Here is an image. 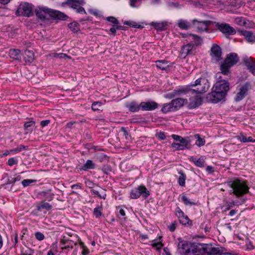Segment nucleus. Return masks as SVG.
<instances>
[{"label":"nucleus","instance_id":"nucleus-1","mask_svg":"<svg viewBox=\"0 0 255 255\" xmlns=\"http://www.w3.org/2000/svg\"><path fill=\"white\" fill-rule=\"evenodd\" d=\"M35 12L36 15L42 20H45L47 15H48L52 19L66 20L68 18V16L64 13L44 6L37 7Z\"/></svg>","mask_w":255,"mask_h":255},{"label":"nucleus","instance_id":"nucleus-2","mask_svg":"<svg viewBox=\"0 0 255 255\" xmlns=\"http://www.w3.org/2000/svg\"><path fill=\"white\" fill-rule=\"evenodd\" d=\"M200 244L191 243L186 241L179 242L177 252L181 255H199Z\"/></svg>","mask_w":255,"mask_h":255},{"label":"nucleus","instance_id":"nucleus-3","mask_svg":"<svg viewBox=\"0 0 255 255\" xmlns=\"http://www.w3.org/2000/svg\"><path fill=\"white\" fill-rule=\"evenodd\" d=\"M229 185L232 189L230 194L233 193L238 197L241 196L249 192V187L247 182L239 179L231 181Z\"/></svg>","mask_w":255,"mask_h":255},{"label":"nucleus","instance_id":"nucleus-4","mask_svg":"<svg viewBox=\"0 0 255 255\" xmlns=\"http://www.w3.org/2000/svg\"><path fill=\"white\" fill-rule=\"evenodd\" d=\"M239 58L237 54L231 53L227 55L224 61L220 64V70L224 76L230 75V69L238 61Z\"/></svg>","mask_w":255,"mask_h":255},{"label":"nucleus","instance_id":"nucleus-5","mask_svg":"<svg viewBox=\"0 0 255 255\" xmlns=\"http://www.w3.org/2000/svg\"><path fill=\"white\" fill-rule=\"evenodd\" d=\"M192 92V95L194 94H201L205 93L210 87L208 80L205 77H200L195 81L193 84L189 85Z\"/></svg>","mask_w":255,"mask_h":255},{"label":"nucleus","instance_id":"nucleus-6","mask_svg":"<svg viewBox=\"0 0 255 255\" xmlns=\"http://www.w3.org/2000/svg\"><path fill=\"white\" fill-rule=\"evenodd\" d=\"M199 255H222L224 254L221 248L213 247L212 245L200 244Z\"/></svg>","mask_w":255,"mask_h":255},{"label":"nucleus","instance_id":"nucleus-7","mask_svg":"<svg viewBox=\"0 0 255 255\" xmlns=\"http://www.w3.org/2000/svg\"><path fill=\"white\" fill-rule=\"evenodd\" d=\"M237 88L238 92L237 93L235 100L237 102H240L247 95L249 91L252 88V85L250 82H247L239 84Z\"/></svg>","mask_w":255,"mask_h":255},{"label":"nucleus","instance_id":"nucleus-8","mask_svg":"<svg viewBox=\"0 0 255 255\" xmlns=\"http://www.w3.org/2000/svg\"><path fill=\"white\" fill-rule=\"evenodd\" d=\"M150 195L149 191L147 189L145 186L140 185L137 188L132 189L130 193V196L132 199H137L140 196L146 199Z\"/></svg>","mask_w":255,"mask_h":255},{"label":"nucleus","instance_id":"nucleus-9","mask_svg":"<svg viewBox=\"0 0 255 255\" xmlns=\"http://www.w3.org/2000/svg\"><path fill=\"white\" fill-rule=\"evenodd\" d=\"M225 96L223 95V93L219 91L214 89L212 88V92L208 93L206 97V99L208 102L217 103L223 100Z\"/></svg>","mask_w":255,"mask_h":255},{"label":"nucleus","instance_id":"nucleus-10","mask_svg":"<svg viewBox=\"0 0 255 255\" xmlns=\"http://www.w3.org/2000/svg\"><path fill=\"white\" fill-rule=\"evenodd\" d=\"M15 14L17 16L29 17L32 14L31 5L27 2L21 3L18 7Z\"/></svg>","mask_w":255,"mask_h":255},{"label":"nucleus","instance_id":"nucleus-11","mask_svg":"<svg viewBox=\"0 0 255 255\" xmlns=\"http://www.w3.org/2000/svg\"><path fill=\"white\" fill-rule=\"evenodd\" d=\"M175 215L178 218L180 223L181 224L189 226L192 225V221L189 219L188 217L184 214L183 211L179 207L176 208Z\"/></svg>","mask_w":255,"mask_h":255},{"label":"nucleus","instance_id":"nucleus-12","mask_svg":"<svg viewBox=\"0 0 255 255\" xmlns=\"http://www.w3.org/2000/svg\"><path fill=\"white\" fill-rule=\"evenodd\" d=\"M66 3L71 7L76 10L77 12L83 14L86 13L85 9L81 6L85 2L83 0H67Z\"/></svg>","mask_w":255,"mask_h":255},{"label":"nucleus","instance_id":"nucleus-13","mask_svg":"<svg viewBox=\"0 0 255 255\" xmlns=\"http://www.w3.org/2000/svg\"><path fill=\"white\" fill-rule=\"evenodd\" d=\"M210 55L212 61L217 62L222 59V50L220 47L217 44H213L211 48Z\"/></svg>","mask_w":255,"mask_h":255},{"label":"nucleus","instance_id":"nucleus-14","mask_svg":"<svg viewBox=\"0 0 255 255\" xmlns=\"http://www.w3.org/2000/svg\"><path fill=\"white\" fill-rule=\"evenodd\" d=\"M216 26L222 33L226 35H234L236 33L235 29L228 24L217 23Z\"/></svg>","mask_w":255,"mask_h":255},{"label":"nucleus","instance_id":"nucleus-15","mask_svg":"<svg viewBox=\"0 0 255 255\" xmlns=\"http://www.w3.org/2000/svg\"><path fill=\"white\" fill-rule=\"evenodd\" d=\"M202 103V98L198 95H196L189 98L187 107L189 109H196L201 106Z\"/></svg>","mask_w":255,"mask_h":255},{"label":"nucleus","instance_id":"nucleus-16","mask_svg":"<svg viewBox=\"0 0 255 255\" xmlns=\"http://www.w3.org/2000/svg\"><path fill=\"white\" fill-rule=\"evenodd\" d=\"M193 27L196 28L199 31H205L208 29V25L210 23V21H198L196 19H194L192 21Z\"/></svg>","mask_w":255,"mask_h":255},{"label":"nucleus","instance_id":"nucleus-17","mask_svg":"<svg viewBox=\"0 0 255 255\" xmlns=\"http://www.w3.org/2000/svg\"><path fill=\"white\" fill-rule=\"evenodd\" d=\"M142 111H152L157 109L158 104L153 101H148L140 103Z\"/></svg>","mask_w":255,"mask_h":255},{"label":"nucleus","instance_id":"nucleus-18","mask_svg":"<svg viewBox=\"0 0 255 255\" xmlns=\"http://www.w3.org/2000/svg\"><path fill=\"white\" fill-rule=\"evenodd\" d=\"M214 89L219 91L223 93V95L225 96L227 95V92L229 90V83L228 82L223 83L216 82L213 86Z\"/></svg>","mask_w":255,"mask_h":255},{"label":"nucleus","instance_id":"nucleus-19","mask_svg":"<svg viewBox=\"0 0 255 255\" xmlns=\"http://www.w3.org/2000/svg\"><path fill=\"white\" fill-rule=\"evenodd\" d=\"M243 61L247 69L255 76V59L252 57L245 58Z\"/></svg>","mask_w":255,"mask_h":255},{"label":"nucleus","instance_id":"nucleus-20","mask_svg":"<svg viewBox=\"0 0 255 255\" xmlns=\"http://www.w3.org/2000/svg\"><path fill=\"white\" fill-rule=\"evenodd\" d=\"M174 90V93L176 94L177 97L182 96L184 95L190 96L192 95L191 92L193 91V90L191 91V90H190V88L189 85L179 87Z\"/></svg>","mask_w":255,"mask_h":255},{"label":"nucleus","instance_id":"nucleus-21","mask_svg":"<svg viewBox=\"0 0 255 255\" xmlns=\"http://www.w3.org/2000/svg\"><path fill=\"white\" fill-rule=\"evenodd\" d=\"M149 25L152 26L157 31H164L166 29L168 25V22L166 21L154 22L150 23Z\"/></svg>","mask_w":255,"mask_h":255},{"label":"nucleus","instance_id":"nucleus-22","mask_svg":"<svg viewBox=\"0 0 255 255\" xmlns=\"http://www.w3.org/2000/svg\"><path fill=\"white\" fill-rule=\"evenodd\" d=\"M175 111L182 107L185 104L188 103V100L186 99L178 98L171 101Z\"/></svg>","mask_w":255,"mask_h":255},{"label":"nucleus","instance_id":"nucleus-23","mask_svg":"<svg viewBox=\"0 0 255 255\" xmlns=\"http://www.w3.org/2000/svg\"><path fill=\"white\" fill-rule=\"evenodd\" d=\"M205 159L204 156H201L198 158L191 156L190 157L189 160L192 162L196 166L203 168L205 165Z\"/></svg>","mask_w":255,"mask_h":255},{"label":"nucleus","instance_id":"nucleus-24","mask_svg":"<svg viewBox=\"0 0 255 255\" xmlns=\"http://www.w3.org/2000/svg\"><path fill=\"white\" fill-rule=\"evenodd\" d=\"M193 47V45L191 44H187L184 45L180 51V54L183 58H185L186 56L191 53Z\"/></svg>","mask_w":255,"mask_h":255},{"label":"nucleus","instance_id":"nucleus-25","mask_svg":"<svg viewBox=\"0 0 255 255\" xmlns=\"http://www.w3.org/2000/svg\"><path fill=\"white\" fill-rule=\"evenodd\" d=\"M126 107L128 108L129 111L131 112H137L140 110H141V106H140V103L137 104L135 101H132L126 105Z\"/></svg>","mask_w":255,"mask_h":255},{"label":"nucleus","instance_id":"nucleus-26","mask_svg":"<svg viewBox=\"0 0 255 255\" xmlns=\"http://www.w3.org/2000/svg\"><path fill=\"white\" fill-rule=\"evenodd\" d=\"M240 33L249 42H255V35L253 32L247 30H241Z\"/></svg>","mask_w":255,"mask_h":255},{"label":"nucleus","instance_id":"nucleus-27","mask_svg":"<svg viewBox=\"0 0 255 255\" xmlns=\"http://www.w3.org/2000/svg\"><path fill=\"white\" fill-rule=\"evenodd\" d=\"M38 195L40 197H45V201L46 200L48 201H52L55 196L54 193L51 192L50 190L40 191L38 193Z\"/></svg>","mask_w":255,"mask_h":255},{"label":"nucleus","instance_id":"nucleus-28","mask_svg":"<svg viewBox=\"0 0 255 255\" xmlns=\"http://www.w3.org/2000/svg\"><path fill=\"white\" fill-rule=\"evenodd\" d=\"M23 59L26 63L30 64L34 60V53L32 51L26 50L23 54Z\"/></svg>","mask_w":255,"mask_h":255},{"label":"nucleus","instance_id":"nucleus-29","mask_svg":"<svg viewBox=\"0 0 255 255\" xmlns=\"http://www.w3.org/2000/svg\"><path fill=\"white\" fill-rule=\"evenodd\" d=\"M168 61L165 60H157L155 61L157 68L162 70H167L170 67Z\"/></svg>","mask_w":255,"mask_h":255},{"label":"nucleus","instance_id":"nucleus-30","mask_svg":"<svg viewBox=\"0 0 255 255\" xmlns=\"http://www.w3.org/2000/svg\"><path fill=\"white\" fill-rule=\"evenodd\" d=\"M96 164L91 160H87L85 164H84L79 169L81 171H86L88 169H93L95 168Z\"/></svg>","mask_w":255,"mask_h":255},{"label":"nucleus","instance_id":"nucleus-31","mask_svg":"<svg viewBox=\"0 0 255 255\" xmlns=\"http://www.w3.org/2000/svg\"><path fill=\"white\" fill-rule=\"evenodd\" d=\"M174 111H175V110L171 101L169 103L164 104L161 109V112L164 114Z\"/></svg>","mask_w":255,"mask_h":255},{"label":"nucleus","instance_id":"nucleus-32","mask_svg":"<svg viewBox=\"0 0 255 255\" xmlns=\"http://www.w3.org/2000/svg\"><path fill=\"white\" fill-rule=\"evenodd\" d=\"M52 208V205L45 201H42L36 207V211L39 212L42 209H45L48 211L51 210Z\"/></svg>","mask_w":255,"mask_h":255},{"label":"nucleus","instance_id":"nucleus-33","mask_svg":"<svg viewBox=\"0 0 255 255\" xmlns=\"http://www.w3.org/2000/svg\"><path fill=\"white\" fill-rule=\"evenodd\" d=\"M35 121L33 120H30L28 122H25L24 124V128L25 130L27 131L26 132L27 133H31L33 131V128L35 126Z\"/></svg>","mask_w":255,"mask_h":255},{"label":"nucleus","instance_id":"nucleus-34","mask_svg":"<svg viewBox=\"0 0 255 255\" xmlns=\"http://www.w3.org/2000/svg\"><path fill=\"white\" fill-rule=\"evenodd\" d=\"M178 26L181 29L187 30L191 27V24L186 20L179 19L178 21Z\"/></svg>","mask_w":255,"mask_h":255},{"label":"nucleus","instance_id":"nucleus-35","mask_svg":"<svg viewBox=\"0 0 255 255\" xmlns=\"http://www.w3.org/2000/svg\"><path fill=\"white\" fill-rule=\"evenodd\" d=\"M60 245L62 246L61 249L62 250L67 249L69 248H72V246L71 245V241L65 239L64 237L60 241Z\"/></svg>","mask_w":255,"mask_h":255},{"label":"nucleus","instance_id":"nucleus-36","mask_svg":"<svg viewBox=\"0 0 255 255\" xmlns=\"http://www.w3.org/2000/svg\"><path fill=\"white\" fill-rule=\"evenodd\" d=\"M9 53L10 57L14 59L19 60L21 58L20 51L18 49H11Z\"/></svg>","mask_w":255,"mask_h":255},{"label":"nucleus","instance_id":"nucleus-37","mask_svg":"<svg viewBox=\"0 0 255 255\" xmlns=\"http://www.w3.org/2000/svg\"><path fill=\"white\" fill-rule=\"evenodd\" d=\"M181 201L183 202L185 205L191 206L194 205L196 203L190 200L184 194H182L181 197Z\"/></svg>","mask_w":255,"mask_h":255},{"label":"nucleus","instance_id":"nucleus-38","mask_svg":"<svg viewBox=\"0 0 255 255\" xmlns=\"http://www.w3.org/2000/svg\"><path fill=\"white\" fill-rule=\"evenodd\" d=\"M179 176L178 180V183L181 186L184 187L185 185L186 176L182 171H180L179 172Z\"/></svg>","mask_w":255,"mask_h":255},{"label":"nucleus","instance_id":"nucleus-39","mask_svg":"<svg viewBox=\"0 0 255 255\" xmlns=\"http://www.w3.org/2000/svg\"><path fill=\"white\" fill-rule=\"evenodd\" d=\"M238 139L243 142H255V139L253 138L251 136L246 137L242 134L238 136Z\"/></svg>","mask_w":255,"mask_h":255},{"label":"nucleus","instance_id":"nucleus-40","mask_svg":"<svg viewBox=\"0 0 255 255\" xmlns=\"http://www.w3.org/2000/svg\"><path fill=\"white\" fill-rule=\"evenodd\" d=\"M68 27L74 33H76L80 31L79 24L76 22H71L68 24Z\"/></svg>","mask_w":255,"mask_h":255},{"label":"nucleus","instance_id":"nucleus-41","mask_svg":"<svg viewBox=\"0 0 255 255\" xmlns=\"http://www.w3.org/2000/svg\"><path fill=\"white\" fill-rule=\"evenodd\" d=\"M171 147L175 150H184L186 149H189V147L185 146V145L180 144L179 143L173 142L171 144Z\"/></svg>","mask_w":255,"mask_h":255},{"label":"nucleus","instance_id":"nucleus-42","mask_svg":"<svg viewBox=\"0 0 255 255\" xmlns=\"http://www.w3.org/2000/svg\"><path fill=\"white\" fill-rule=\"evenodd\" d=\"M194 137H195V138L197 139L196 142H195V144L196 145H197L199 147H200L205 144V140L204 139L201 138L200 137L199 134H195Z\"/></svg>","mask_w":255,"mask_h":255},{"label":"nucleus","instance_id":"nucleus-43","mask_svg":"<svg viewBox=\"0 0 255 255\" xmlns=\"http://www.w3.org/2000/svg\"><path fill=\"white\" fill-rule=\"evenodd\" d=\"M180 144L185 145V146L189 147L188 146L190 145L191 140L190 139V137L188 136L185 137H182L180 139Z\"/></svg>","mask_w":255,"mask_h":255},{"label":"nucleus","instance_id":"nucleus-44","mask_svg":"<svg viewBox=\"0 0 255 255\" xmlns=\"http://www.w3.org/2000/svg\"><path fill=\"white\" fill-rule=\"evenodd\" d=\"M102 207L97 206L94 209L93 214L96 218H99L102 215Z\"/></svg>","mask_w":255,"mask_h":255},{"label":"nucleus","instance_id":"nucleus-45","mask_svg":"<svg viewBox=\"0 0 255 255\" xmlns=\"http://www.w3.org/2000/svg\"><path fill=\"white\" fill-rule=\"evenodd\" d=\"M235 20L236 23L240 26H246L247 23L246 19L242 17H237Z\"/></svg>","mask_w":255,"mask_h":255},{"label":"nucleus","instance_id":"nucleus-46","mask_svg":"<svg viewBox=\"0 0 255 255\" xmlns=\"http://www.w3.org/2000/svg\"><path fill=\"white\" fill-rule=\"evenodd\" d=\"M27 149H28L27 146L20 145L19 146L11 150L10 151L14 153H17L18 152L21 151L22 150H26Z\"/></svg>","mask_w":255,"mask_h":255},{"label":"nucleus","instance_id":"nucleus-47","mask_svg":"<svg viewBox=\"0 0 255 255\" xmlns=\"http://www.w3.org/2000/svg\"><path fill=\"white\" fill-rule=\"evenodd\" d=\"M126 25H128L131 27L134 28H141L142 26L138 24H136L135 22L131 21H126L124 23Z\"/></svg>","mask_w":255,"mask_h":255},{"label":"nucleus","instance_id":"nucleus-48","mask_svg":"<svg viewBox=\"0 0 255 255\" xmlns=\"http://www.w3.org/2000/svg\"><path fill=\"white\" fill-rule=\"evenodd\" d=\"M221 74L223 75L222 73V72L221 73H218L216 74V77L217 80V82L223 83L228 82L227 79L223 78Z\"/></svg>","mask_w":255,"mask_h":255},{"label":"nucleus","instance_id":"nucleus-49","mask_svg":"<svg viewBox=\"0 0 255 255\" xmlns=\"http://www.w3.org/2000/svg\"><path fill=\"white\" fill-rule=\"evenodd\" d=\"M36 180L33 179H24L22 181V184L24 187H26L31 183H35Z\"/></svg>","mask_w":255,"mask_h":255},{"label":"nucleus","instance_id":"nucleus-50","mask_svg":"<svg viewBox=\"0 0 255 255\" xmlns=\"http://www.w3.org/2000/svg\"><path fill=\"white\" fill-rule=\"evenodd\" d=\"M102 171L106 174H109L112 171V168L110 166L105 165L102 168Z\"/></svg>","mask_w":255,"mask_h":255},{"label":"nucleus","instance_id":"nucleus-51","mask_svg":"<svg viewBox=\"0 0 255 255\" xmlns=\"http://www.w3.org/2000/svg\"><path fill=\"white\" fill-rule=\"evenodd\" d=\"M102 106L101 103L99 102H96L93 103L92 105V109L94 111H98L99 110V107Z\"/></svg>","mask_w":255,"mask_h":255},{"label":"nucleus","instance_id":"nucleus-52","mask_svg":"<svg viewBox=\"0 0 255 255\" xmlns=\"http://www.w3.org/2000/svg\"><path fill=\"white\" fill-rule=\"evenodd\" d=\"M91 192L95 195H97L100 198L105 199L106 197V194L104 193L103 195L100 194L99 192L95 189H92Z\"/></svg>","mask_w":255,"mask_h":255},{"label":"nucleus","instance_id":"nucleus-53","mask_svg":"<svg viewBox=\"0 0 255 255\" xmlns=\"http://www.w3.org/2000/svg\"><path fill=\"white\" fill-rule=\"evenodd\" d=\"M107 20L111 22H112L114 24L113 25H115L116 24H119V21L114 17L109 16L107 18Z\"/></svg>","mask_w":255,"mask_h":255},{"label":"nucleus","instance_id":"nucleus-54","mask_svg":"<svg viewBox=\"0 0 255 255\" xmlns=\"http://www.w3.org/2000/svg\"><path fill=\"white\" fill-rule=\"evenodd\" d=\"M155 241H154V243L152 244L153 247L155 248L157 250L161 249L163 246V244L160 242H155Z\"/></svg>","mask_w":255,"mask_h":255},{"label":"nucleus","instance_id":"nucleus-55","mask_svg":"<svg viewBox=\"0 0 255 255\" xmlns=\"http://www.w3.org/2000/svg\"><path fill=\"white\" fill-rule=\"evenodd\" d=\"M35 238L38 241H42L44 239V235L40 232H37L35 234Z\"/></svg>","mask_w":255,"mask_h":255},{"label":"nucleus","instance_id":"nucleus-56","mask_svg":"<svg viewBox=\"0 0 255 255\" xmlns=\"http://www.w3.org/2000/svg\"><path fill=\"white\" fill-rule=\"evenodd\" d=\"M85 183L86 185L90 188H93L95 185V184L94 182H93L91 180L88 179L85 180Z\"/></svg>","mask_w":255,"mask_h":255},{"label":"nucleus","instance_id":"nucleus-57","mask_svg":"<svg viewBox=\"0 0 255 255\" xmlns=\"http://www.w3.org/2000/svg\"><path fill=\"white\" fill-rule=\"evenodd\" d=\"M17 163V160L15 158H10L7 161V164L11 166Z\"/></svg>","mask_w":255,"mask_h":255},{"label":"nucleus","instance_id":"nucleus-58","mask_svg":"<svg viewBox=\"0 0 255 255\" xmlns=\"http://www.w3.org/2000/svg\"><path fill=\"white\" fill-rule=\"evenodd\" d=\"M116 27L114 25H113L112 27H111L109 30V34L110 35L115 36L116 35Z\"/></svg>","mask_w":255,"mask_h":255},{"label":"nucleus","instance_id":"nucleus-59","mask_svg":"<svg viewBox=\"0 0 255 255\" xmlns=\"http://www.w3.org/2000/svg\"><path fill=\"white\" fill-rule=\"evenodd\" d=\"M175 97H177V96L176 94L174 93V90H173L172 92L167 94L165 96L166 98H168L170 99H172Z\"/></svg>","mask_w":255,"mask_h":255},{"label":"nucleus","instance_id":"nucleus-60","mask_svg":"<svg viewBox=\"0 0 255 255\" xmlns=\"http://www.w3.org/2000/svg\"><path fill=\"white\" fill-rule=\"evenodd\" d=\"M176 224V222H174L173 223H172L168 227L169 229L171 232H173L175 230Z\"/></svg>","mask_w":255,"mask_h":255},{"label":"nucleus","instance_id":"nucleus-61","mask_svg":"<svg viewBox=\"0 0 255 255\" xmlns=\"http://www.w3.org/2000/svg\"><path fill=\"white\" fill-rule=\"evenodd\" d=\"M50 121L49 120L42 121L40 122V125L42 128H43V127L47 126L48 124H50Z\"/></svg>","mask_w":255,"mask_h":255},{"label":"nucleus","instance_id":"nucleus-62","mask_svg":"<svg viewBox=\"0 0 255 255\" xmlns=\"http://www.w3.org/2000/svg\"><path fill=\"white\" fill-rule=\"evenodd\" d=\"M81 184L80 183L74 184L71 186V188L73 189H81Z\"/></svg>","mask_w":255,"mask_h":255},{"label":"nucleus","instance_id":"nucleus-63","mask_svg":"<svg viewBox=\"0 0 255 255\" xmlns=\"http://www.w3.org/2000/svg\"><path fill=\"white\" fill-rule=\"evenodd\" d=\"M171 137L175 140L178 141H179L180 139L182 138V136H179L178 135H176V134H172L171 135Z\"/></svg>","mask_w":255,"mask_h":255},{"label":"nucleus","instance_id":"nucleus-64","mask_svg":"<svg viewBox=\"0 0 255 255\" xmlns=\"http://www.w3.org/2000/svg\"><path fill=\"white\" fill-rule=\"evenodd\" d=\"M194 40L197 42L196 44H199L200 43V41H201V39L199 37L196 35H193Z\"/></svg>","mask_w":255,"mask_h":255}]
</instances>
